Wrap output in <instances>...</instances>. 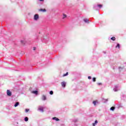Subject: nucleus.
<instances>
[{
	"label": "nucleus",
	"mask_w": 126,
	"mask_h": 126,
	"mask_svg": "<svg viewBox=\"0 0 126 126\" xmlns=\"http://www.w3.org/2000/svg\"><path fill=\"white\" fill-rule=\"evenodd\" d=\"M98 124V121L97 120H95L94 121V123L93 124V126H95V125H97Z\"/></svg>",
	"instance_id": "9b49d317"
},
{
	"label": "nucleus",
	"mask_w": 126,
	"mask_h": 126,
	"mask_svg": "<svg viewBox=\"0 0 126 126\" xmlns=\"http://www.w3.org/2000/svg\"><path fill=\"white\" fill-rule=\"evenodd\" d=\"M52 120H53L54 121H60V119H59V118H58L57 117H53L52 118Z\"/></svg>",
	"instance_id": "1a4fd4ad"
},
{
	"label": "nucleus",
	"mask_w": 126,
	"mask_h": 126,
	"mask_svg": "<svg viewBox=\"0 0 126 126\" xmlns=\"http://www.w3.org/2000/svg\"><path fill=\"white\" fill-rule=\"evenodd\" d=\"M115 48H118V49H120V44L119 43H117V46L115 47Z\"/></svg>",
	"instance_id": "a211bd4d"
},
{
	"label": "nucleus",
	"mask_w": 126,
	"mask_h": 126,
	"mask_svg": "<svg viewBox=\"0 0 126 126\" xmlns=\"http://www.w3.org/2000/svg\"><path fill=\"white\" fill-rule=\"evenodd\" d=\"M119 70H121V69H122V67H119Z\"/></svg>",
	"instance_id": "c85d7f7f"
},
{
	"label": "nucleus",
	"mask_w": 126,
	"mask_h": 126,
	"mask_svg": "<svg viewBox=\"0 0 126 126\" xmlns=\"http://www.w3.org/2000/svg\"><path fill=\"white\" fill-rule=\"evenodd\" d=\"M111 40H112V41H115L116 40V37H112L111 38Z\"/></svg>",
	"instance_id": "dca6fc26"
},
{
	"label": "nucleus",
	"mask_w": 126,
	"mask_h": 126,
	"mask_svg": "<svg viewBox=\"0 0 126 126\" xmlns=\"http://www.w3.org/2000/svg\"><path fill=\"white\" fill-rule=\"evenodd\" d=\"M40 1H44V0H39Z\"/></svg>",
	"instance_id": "c756f323"
},
{
	"label": "nucleus",
	"mask_w": 126,
	"mask_h": 126,
	"mask_svg": "<svg viewBox=\"0 0 126 126\" xmlns=\"http://www.w3.org/2000/svg\"><path fill=\"white\" fill-rule=\"evenodd\" d=\"M50 95H53V94H54V92H53V91H51L50 92Z\"/></svg>",
	"instance_id": "aec40b11"
},
{
	"label": "nucleus",
	"mask_w": 126,
	"mask_h": 126,
	"mask_svg": "<svg viewBox=\"0 0 126 126\" xmlns=\"http://www.w3.org/2000/svg\"><path fill=\"white\" fill-rule=\"evenodd\" d=\"M83 20H84V22H85V23H88V24L90 23L89 20H88V19H84Z\"/></svg>",
	"instance_id": "6e6552de"
},
{
	"label": "nucleus",
	"mask_w": 126,
	"mask_h": 126,
	"mask_svg": "<svg viewBox=\"0 0 126 126\" xmlns=\"http://www.w3.org/2000/svg\"><path fill=\"white\" fill-rule=\"evenodd\" d=\"M21 43H22V44H24V40H21Z\"/></svg>",
	"instance_id": "a878e982"
},
{
	"label": "nucleus",
	"mask_w": 126,
	"mask_h": 126,
	"mask_svg": "<svg viewBox=\"0 0 126 126\" xmlns=\"http://www.w3.org/2000/svg\"><path fill=\"white\" fill-rule=\"evenodd\" d=\"M103 101L104 103H106V102H108V99H103Z\"/></svg>",
	"instance_id": "f3484780"
},
{
	"label": "nucleus",
	"mask_w": 126,
	"mask_h": 126,
	"mask_svg": "<svg viewBox=\"0 0 126 126\" xmlns=\"http://www.w3.org/2000/svg\"><path fill=\"white\" fill-rule=\"evenodd\" d=\"M93 81L94 82H95V81H96V78L94 77V78H93Z\"/></svg>",
	"instance_id": "5701e85b"
},
{
	"label": "nucleus",
	"mask_w": 126,
	"mask_h": 126,
	"mask_svg": "<svg viewBox=\"0 0 126 126\" xmlns=\"http://www.w3.org/2000/svg\"><path fill=\"white\" fill-rule=\"evenodd\" d=\"M41 100L42 101H46V100H47V96L43 94L41 96Z\"/></svg>",
	"instance_id": "423d86ee"
},
{
	"label": "nucleus",
	"mask_w": 126,
	"mask_h": 126,
	"mask_svg": "<svg viewBox=\"0 0 126 126\" xmlns=\"http://www.w3.org/2000/svg\"><path fill=\"white\" fill-rule=\"evenodd\" d=\"M6 94L8 97H10L11 95H12V93L11 92V91H10V90H7L6 92Z\"/></svg>",
	"instance_id": "20e7f679"
},
{
	"label": "nucleus",
	"mask_w": 126,
	"mask_h": 126,
	"mask_svg": "<svg viewBox=\"0 0 126 126\" xmlns=\"http://www.w3.org/2000/svg\"><path fill=\"white\" fill-rule=\"evenodd\" d=\"M110 110L111 111H114V110H115V107H112L110 108Z\"/></svg>",
	"instance_id": "412c9836"
},
{
	"label": "nucleus",
	"mask_w": 126,
	"mask_h": 126,
	"mask_svg": "<svg viewBox=\"0 0 126 126\" xmlns=\"http://www.w3.org/2000/svg\"><path fill=\"white\" fill-rule=\"evenodd\" d=\"M66 15L63 14V19H64L65 18H66Z\"/></svg>",
	"instance_id": "2eb2a0df"
},
{
	"label": "nucleus",
	"mask_w": 126,
	"mask_h": 126,
	"mask_svg": "<svg viewBox=\"0 0 126 126\" xmlns=\"http://www.w3.org/2000/svg\"><path fill=\"white\" fill-rule=\"evenodd\" d=\"M34 20H35V21H37V20H38L39 19V15L38 14H35L34 16V18H33Z\"/></svg>",
	"instance_id": "39448f33"
},
{
	"label": "nucleus",
	"mask_w": 126,
	"mask_h": 126,
	"mask_svg": "<svg viewBox=\"0 0 126 126\" xmlns=\"http://www.w3.org/2000/svg\"><path fill=\"white\" fill-rule=\"evenodd\" d=\"M29 120V119H28V117H25V119H24V121H25V122H28Z\"/></svg>",
	"instance_id": "4468645a"
},
{
	"label": "nucleus",
	"mask_w": 126,
	"mask_h": 126,
	"mask_svg": "<svg viewBox=\"0 0 126 126\" xmlns=\"http://www.w3.org/2000/svg\"><path fill=\"white\" fill-rule=\"evenodd\" d=\"M33 50H36V48L34 47V48H33Z\"/></svg>",
	"instance_id": "7c9ffc66"
},
{
	"label": "nucleus",
	"mask_w": 126,
	"mask_h": 126,
	"mask_svg": "<svg viewBox=\"0 0 126 126\" xmlns=\"http://www.w3.org/2000/svg\"><path fill=\"white\" fill-rule=\"evenodd\" d=\"M77 119H74V120H73V122H74V123H76V122H77Z\"/></svg>",
	"instance_id": "393cba45"
},
{
	"label": "nucleus",
	"mask_w": 126,
	"mask_h": 126,
	"mask_svg": "<svg viewBox=\"0 0 126 126\" xmlns=\"http://www.w3.org/2000/svg\"><path fill=\"white\" fill-rule=\"evenodd\" d=\"M88 79H91V76H88Z\"/></svg>",
	"instance_id": "cd10ccee"
},
{
	"label": "nucleus",
	"mask_w": 126,
	"mask_h": 126,
	"mask_svg": "<svg viewBox=\"0 0 126 126\" xmlns=\"http://www.w3.org/2000/svg\"><path fill=\"white\" fill-rule=\"evenodd\" d=\"M46 9H40L39 10V11H43V12H46Z\"/></svg>",
	"instance_id": "f8f14e48"
},
{
	"label": "nucleus",
	"mask_w": 126,
	"mask_h": 126,
	"mask_svg": "<svg viewBox=\"0 0 126 126\" xmlns=\"http://www.w3.org/2000/svg\"><path fill=\"white\" fill-rule=\"evenodd\" d=\"M44 109H45V107L43 106L39 105L38 107L37 110L40 112L41 113H44Z\"/></svg>",
	"instance_id": "f257e3e1"
},
{
	"label": "nucleus",
	"mask_w": 126,
	"mask_h": 126,
	"mask_svg": "<svg viewBox=\"0 0 126 126\" xmlns=\"http://www.w3.org/2000/svg\"><path fill=\"white\" fill-rule=\"evenodd\" d=\"M25 111L26 113H28L29 112V109H26Z\"/></svg>",
	"instance_id": "4be33fe9"
},
{
	"label": "nucleus",
	"mask_w": 126,
	"mask_h": 126,
	"mask_svg": "<svg viewBox=\"0 0 126 126\" xmlns=\"http://www.w3.org/2000/svg\"><path fill=\"white\" fill-rule=\"evenodd\" d=\"M96 103H97V101H94L93 102V104L95 106L96 105Z\"/></svg>",
	"instance_id": "b1692460"
},
{
	"label": "nucleus",
	"mask_w": 126,
	"mask_h": 126,
	"mask_svg": "<svg viewBox=\"0 0 126 126\" xmlns=\"http://www.w3.org/2000/svg\"><path fill=\"white\" fill-rule=\"evenodd\" d=\"M121 90V89L120 88V87L118 85L115 86L113 91L114 92H117V91H120Z\"/></svg>",
	"instance_id": "7ed1b4c3"
},
{
	"label": "nucleus",
	"mask_w": 126,
	"mask_h": 126,
	"mask_svg": "<svg viewBox=\"0 0 126 126\" xmlns=\"http://www.w3.org/2000/svg\"><path fill=\"white\" fill-rule=\"evenodd\" d=\"M19 105V103L18 102H16L14 105V107H18Z\"/></svg>",
	"instance_id": "ddd939ff"
},
{
	"label": "nucleus",
	"mask_w": 126,
	"mask_h": 126,
	"mask_svg": "<svg viewBox=\"0 0 126 126\" xmlns=\"http://www.w3.org/2000/svg\"><path fill=\"white\" fill-rule=\"evenodd\" d=\"M102 6H103V5L102 4L95 5L94 6V9H95V10H99V9H98V7H99V8H101V7Z\"/></svg>",
	"instance_id": "f03ea898"
},
{
	"label": "nucleus",
	"mask_w": 126,
	"mask_h": 126,
	"mask_svg": "<svg viewBox=\"0 0 126 126\" xmlns=\"http://www.w3.org/2000/svg\"><path fill=\"white\" fill-rule=\"evenodd\" d=\"M32 93L33 94H35V95H38V92L37 91H32Z\"/></svg>",
	"instance_id": "9d476101"
},
{
	"label": "nucleus",
	"mask_w": 126,
	"mask_h": 126,
	"mask_svg": "<svg viewBox=\"0 0 126 126\" xmlns=\"http://www.w3.org/2000/svg\"><path fill=\"white\" fill-rule=\"evenodd\" d=\"M67 75H68V72H66V73L65 74H64L63 75V76L64 77V76H67Z\"/></svg>",
	"instance_id": "6ab92c4d"
},
{
	"label": "nucleus",
	"mask_w": 126,
	"mask_h": 126,
	"mask_svg": "<svg viewBox=\"0 0 126 126\" xmlns=\"http://www.w3.org/2000/svg\"><path fill=\"white\" fill-rule=\"evenodd\" d=\"M97 85H102V83H98Z\"/></svg>",
	"instance_id": "bb28decb"
},
{
	"label": "nucleus",
	"mask_w": 126,
	"mask_h": 126,
	"mask_svg": "<svg viewBox=\"0 0 126 126\" xmlns=\"http://www.w3.org/2000/svg\"><path fill=\"white\" fill-rule=\"evenodd\" d=\"M61 85L62 86V87H63V88H64L66 85V82H61Z\"/></svg>",
	"instance_id": "0eeeda50"
}]
</instances>
